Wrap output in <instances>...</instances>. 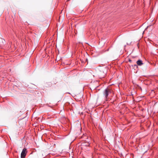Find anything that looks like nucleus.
I'll return each mask as SVG.
<instances>
[{"label":"nucleus","instance_id":"f03ea898","mask_svg":"<svg viewBox=\"0 0 158 158\" xmlns=\"http://www.w3.org/2000/svg\"><path fill=\"white\" fill-rule=\"evenodd\" d=\"M106 71L104 72L103 71H100L99 74V77L100 78H104L106 76Z\"/></svg>","mask_w":158,"mask_h":158},{"label":"nucleus","instance_id":"0eeeda50","mask_svg":"<svg viewBox=\"0 0 158 158\" xmlns=\"http://www.w3.org/2000/svg\"><path fill=\"white\" fill-rule=\"evenodd\" d=\"M131 61H132V60L130 59H129V61L130 62H131Z\"/></svg>","mask_w":158,"mask_h":158},{"label":"nucleus","instance_id":"39448f33","mask_svg":"<svg viewBox=\"0 0 158 158\" xmlns=\"http://www.w3.org/2000/svg\"><path fill=\"white\" fill-rule=\"evenodd\" d=\"M85 143L86 144L85 145V146H89L90 145V143H89V142H87L86 143Z\"/></svg>","mask_w":158,"mask_h":158},{"label":"nucleus","instance_id":"20e7f679","mask_svg":"<svg viewBox=\"0 0 158 158\" xmlns=\"http://www.w3.org/2000/svg\"><path fill=\"white\" fill-rule=\"evenodd\" d=\"M136 63L139 66H141L143 64L142 60H139L137 61Z\"/></svg>","mask_w":158,"mask_h":158},{"label":"nucleus","instance_id":"423d86ee","mask_svg":"<svg viewBox=\"0 0 158 158\" xmlns=\"http://www.w3.org/2000/svg\"><path fill=\"white\" fill-rule=\"evenodd\" d=\"M134 67H137V65H136V64H135L134 65Z\"/></svg>","mask_w":158,"mask_h":158},{"label":"nucleus","instance_id":"7ed1b4c3","mask_svg":"<svg viewBox=\"0 0 158 158\" xmlns=\"http://www.w3.org/2000/svg\"><path fill=\"white\" fill-rule=\"evenodd\" d=\"M27 149L26 148H23L21 153V158H24L26 155V151Z\"/></svg>","mask_w":158,"mask_h":158},{"label":"nucleus","instance_id":"f257e3e1","mask_svg":"<svg viewBox=\"0 0 158 158\" xmlns=\"http://www.w3.org/2000/svg\"><path fill=\"white\" fill-rule=\"evenodd\" d=\"M112 92V91L108 88H106L104 90L103 92V94L106 99H107L108 96Z\"/></svg>","mask_w":158,"mask_h":158}]
</instances>
